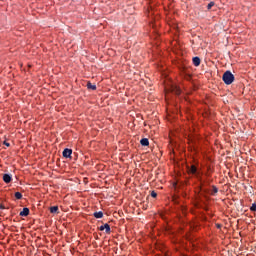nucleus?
Segmentation results:
<instances>
[{
	"mask_svg": "<svg viewBox=\"0 0 256 256\" xmlns=\"http://www.w3.org/2000/svg\"><path fill=\"white\" fill-rule=\"evenodd\" d=\"M222 79L226 85H231V83L235 81V76L233 73H231V71H226L223 74Z\"/></svg>",
	"mask_w": 256,
	"mask_h": 256,
	"instance_id": "1",
	"label": "nucleus"
},
{
	"mask_svg": "<svg viewBox=\"0 0 256 256\" xmlns=\"http://www.w3.org/2000/svg\"><path fill=\"white\" fill-rule=\"evenodd\" d=\"M165 91H171V93H175V95H181V88L175 84H171L169 86H165Z\"/></svg>",
	"mask_w": 256,
	"mask_h": 256,
	"instance_id": "2",
	"label": "nucleus"
},
{
	"mask_svg": "<svg viewBox=\"0 0 256 256\" xmlns=\"http://www.w3.org/2000/svg\"><path fill=\"white\" fill-rule=\"evenodd\" d=\"M99 230L100 231H105L107 233V235L111 234V226L108 223L100 226Z\"/></svg>",
	"mask_w": 256,
	"mask_h": 256,
	"instance_id": "3",
	"label": "nucleus"
},
{
	"mask_svg": "<svg viewBox=\"0 0 256 256\" xmlns=\"http://www.w3.org/2000/svg\"><path fill=\"white\" fill-rule=\"evenodd\" d=\"M63 157L69 158L71 155H73V150L69 148H65L62 153Z\"/></svg>",
	"mask_w": 256,
	"mask_h": 256,
	"instance_id": "4",
	"label": "nucleus"
},
{
	"mask_svg": "<svg viewBox=\"0 0 256 256\" xmlns=\"http://www.w3.org/2000/svg\"><path fill=\"white\" fill-rule=\"evenodd\" d=\"M192 61H193V65L195 66V67H199L200 65H201V58H199V57H194L193 59H192Z\"/></svg>",
	"mask_w": 256,
	"mask_h": 256,
	"instance_id": "5",
	"label": "nucleus"
},
{
	"mask_svg": "<svg viewBox=\"0 0 256 256\" xmlns=\"http://www.w3.org/2000/svg\"><path fill=\"white\" fill-rule=\"evenodd\" d=\"M140 145H142V147H149V139H147V138L141 139Z\"/></svg>",
	"mask_w": 256,
	"mask_h": 256,
	"instance_id": "6",
	"label": "nucleus"
},
{
	"mask_svg": "<svg viewBox=\"0 0 256 256\" xmlns=\"http://www.w3.org/2000/svg\"><path fill=\"white\" fill-rule=\"evenodd\" d=\"M29 215V208H23L20 212V217H27Z\"/></svg>",
	"mask_w": 256,
	"mask_h": 256,
	"instance_id": "7",
	"label": "nucleus"
},
{
	"mask_svg": "<svg viewBox=\"0 0 256 256\" xmlns=\"http://www.w3.org/2000/svg\"><path fill=\"white\" fill-rule=\"evenodd\" d=\"M11 175H9V174H4L3 175V181H4V183H9L10 181H11Z\"/></svg>",
	"mask_w": 256,
	"mask_h": 256,
	"instance_id": "8",
	"label": "nucleus"
},
{
	"mask_svg": "<svg viewBox=\"0 0 256 256\" xmlns=\"http://www.w3.org/2000/svg\"><path fill=\"white\" fill-rule=\"evenodd\" d=\"M94 217H95L96 219H103V212H102V211L95 212V213H94Z\"/></svg>",
	"mask_w": 256,
	"mask_h": 256,
	"instance_id": "9",
	"label": "nucleus"
},
{
	"mask_svg": "<svg viewBox=\"0 0 256 256\" xmlns=\"http://www.w3.org/2000/svg\"><path fill=\"white\" fill-rule=\"evenodd\" d=\"M87 88H88V89H91L92 91H96V90H97V86L91 84V82H88V83H87Z\"/></svg>",
	"mask_w": 256,
	"mask_h": 256,
	"instance_id": "10",
	"label": "nucleus"
},
{
	"mask_svg": "<svg viewBox=\"0 0 256 256\" xmlns=\"http://www.w3.org/2000/svg\"><path fill=\"white\" fill-rule=\"evenodd\" d=\"M190 173H192V175H195V173H197V166L196 165H192L190 167Z\"/></svg>",
	"mask_w": 256,
	"mask_h": 256,
	"instance_id": "11",
	"label": "nucleus"
},
{
	"mask_svg": "<svg viewBox=\"0 0 256 256\" xmlns=\"http://www.w3.org/2000/svg\"><path fill=\"white\" fill-rule=\"evenodd\" d=\"M57 211H59V207L58 206L50 207V213H57Z\"/></svg>",
	"mask_w": 256,
	"mask_h": 256,
	"instance_id": "12",
	"label": "nucleus"
},
{
	"mask_svg": "<svg viewBox=\"0 0 256 256\" xmlns=\"http://www.w3.org/2000/svg\"><path fill=\"white\" fill-rule=\"evenodd\" d=\"M14 197L16 199H23V194H21V192H15Z\"/></svg>",
	"mask_w": 256,
	"mask_h": 256,
	"instance_id": "13",
	"label": "nucleus"
},
{
	"mask_svg": "<svg viewBox=\"0 0 256 256\" xmlns=\"http://www.w3.org/2000/svg\"><path fill=\"white\" fill-rule=\"evenodd\" d=\"M219 192V189L216 186L212 187V195H216Z\"/></svg>",
	"mask_w": 256,
	"mask_h": 256,
	"instance_id": "14",
	"label": "nucleus"
},
{
	"mask_svg": "<svg viewBox=\"0 0 256 256\" xmlns=\"http://www.w3.org/2000/svg\"><path fill=\"white\" fill-rule=\"evenodd\" d=\"M215 6V2H210L207 6V9H211L212 7Z\"/></svg>",
	"mask_w": 256,
	"mask_h": 256,
	"instance_id": "15",
	"label": "nucleus"
},
{
	"mask_svg": "<svg viewBox=\"0 0 256 256\" xmlns=\"http://www.w3.org/2000/svg\"><path fill=\"white\" fill-rule=\"evenodd\" d=\"M250 211H256V204H252V206L250 207Z\"/></svg>",
	"mask_w": 256,
	"mask_h": 256,
	"instance_id": "16",
	"label": "nucleus"
},
{
	"mask_svg": "<svg viewBox=\"0 0 256 256\" xmlns=\"http://www.w3.org/2000/svg\"><path fill=\"white\" fill-rule=\"evenodd\" d=\"M151 197H153V198L155 199V197H157V192L152 191V192H151Z\"/></svg>",
	"mask_w": 256,
	"mask_h": 256,
	"instance_id": "17",
	"label": "nucleus"
},
{
	"mask_svg": "<svg viewBox=\"0 0 256 256\" xmlns=\"http://www.w3.org/2000/svg\"><path fill=\"white\" fill-rule=\"evenodd\" d=\"M3 145H5L6 147H11V144L9 142H7V141H4Z\"/></svg>",
	"mask_w": 256,
	"mask_h": 256,
	"instance_id": "18",
	"label": "nucleus"
},
{
	"mask_svg": "<svg viewBox=\"0 0 256 256\" xmlns=\"http://www.w3.org/2000/svg\"><path fill=\"white\" fill-rule=\"evenodd\" d=\"M0 209H5V205L0 204Z\"/></svg>",
	"mask_w": 256,
	"mask_h": 256,
	"instance_id": "19",
	"label": "nucleus"
},
{
	"mask_svg": "<svg viewBox=\"0 0 256 256\" xmlns=\"http://www.w3.org/2000/svg\"><path fill=\"white\" fill-rule=\"evenodd\" d=\"M217 227H221L220 225H218Z\"/></svg>",
	"mask_w": 256,
	"mask_h": 256,
	"instance_id": "20",
	"label": "nucleus"
}]
</instances>
